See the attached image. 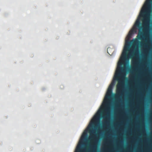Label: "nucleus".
Instances as JSON below:
<instances>
[{
    "label": "nucleus",
    "instance_id": "f257e3e1",
    "mask_svg": "<svg viewBox=\"0 0 152 152\" xmlns=\"http://www.w3.org/2000/svg\"><path fill=\"white\" fill-rule=\"evenodd\" d=\"M129 46H126L124 48L120 58V61L118 62L117 68L116 71L114 79L118 81V84L116 86V92L118 94H121L122 93V89L123 86V81L121 79L124 72L125 67H122V64L125 65V61H128L129 58H132L134 56H137L139 53L137 49L136 48L133 52L128 55L127 54V51H129Z\"/></svg>",
    "mask_w": 152,
    "mask_h": 152
},
{
    "label": "nucleus",
    "instance_id": "f03ea898",
    "mask_svg": "<svg viewBox=\"0 0 152 152\" xmlns=\"http://www.w3.org/2000/svg\"><path fill=\"white\" fill-rule=\"evenodd\" d=\"M102 109L99 110L97 113V115H95L94 118L92 121L89 124L87 129L90 132V137L87 139V140L91 141L94 142L95 141L96 138L97 134H95L94 130H93V127H95L94 125L96 123L99 121V115L102 114L103 113Z\"/></svg>",
    "mask_w": 152,
    "mask_h": 152
},
{
    "label": "nucleus",
    "instance_id": "7ed1b4c3",
    "mask_svg": "<svg viewBox=\"0 0 152 152\" xmlns=\"http://www.w3.org/2000/svg\"><path fill=\"white\" fill-rule=\"evenodd\" d=\"M150 1H148L146 2L145 6L147 7H145L143 10L141 11L140 14V15L142 17H143L145 15H146V17L145 18L142 20L143 25L146 26L148 25L149 21V19L148 17L150 15V13L149 12V9L150 7Z\"/></svg>",
    "mask_w": 152,
    "mask_h": 152
},
{
    "label": "nucleus",
    "instance_id": "20e7f679",
    "mask_svg": "<svg viewBox=\"0 0 152 152\" xmlns=\"http://www.w3.org/2000/svg\"><path fill=\"white\" fill-rule=\"evenodd\" d=\"M112 94V86H110L109 87L107 94L105 97V101L104 103V105L105 107H107V110L106 111L107 112V116H108L109 114V109L107 107L108 105V100H109L111 97Z\"/></svg>",
    "mask_w": 152,
    "mask_h": 152
},
{
    "label": "nucleus",
    "instance_id": "39448f33",
    "mask_svg": "<svg viewBox=\"0 0 152 152\" xmlns=\"http://www.w3.org/2000/svg\"><path fill=\"white\" fill-rule=\"evenodd\" d=\"M87 136V131L85 130L83 132L80 142V144L77 147L75 152H80L81 151V146L83 145L85 140H86Z\"/></svg>",
    "mask_w": 152,
    "mask_h": 152
},
{
    "label": "nucleus",
    "instance_id": "423d86ee",
    "mask_svg": "<svg viewBox=\"0 0 152 152\" xmlns=\"http://www.w3.org/2000/svg\"><path fill=\"white\" fill-rule=\"evenodd\" d=\"M137 37L139 39H142L143 38V34L142 32L139 31Z\"/></svg>",
    "mask_w": 152,
    "mask_h": 152
},
{
    "label": "nucleus",
    "instance_id": "0eeeda50",
    "mask_svg": "<svg viewBox=\"0 0 152 152\" xmlns=\"http://www.w3.org/2000/svg\"><path fill=\"white\" fill-rule=\"evenodd\" d=\"M140 20L138 19H137L136 21L134 26H136L139 27V28L140 29L142 27L140 26Z\"/></svg>",
    "mask_w": 152,
    "mask_h": 152
},
{
    "label": "nucleus",
    "instance_id": "6e6552de",
    "mask_svg": "<svg viewBox=\"0 0 152 152\" xmlns=\"http://www.w3.org/2000/svg\"><path fill=\"white\" fill-rule=\"evenodd\" d=\"M139 42L137 39H134L131 40L130 42L132 45H136Z\"/></svg>",
    "mask_w": 152,
    "mask_h": 152
},
{
    "label": "nucleus",
    "instance_id": "1a4fd4ad",
    "mask_svg": "<svg viewBox=\"0 0 152 152\" xmlns=\"http://www.w3.org/2000/svg\"><path fill=\"white\" fill-rule=\"evenodd\" d=\"M147 152H152V148L149 150Z\"/></svg>",
    "mask_w": 152,
    "mask_h": 152
},
{
    "label": "nucleus",
    "instance_id": "9d476101",
    "mask_svg": "<svg viewBox=\"0 0 152 152\" xmlns=\"http://www.w3.org/2000/svg\"><path fill=\"white\" fill-rule=\"evenodd\" d=\"M89 149H88V150H87L86 151H87L88 152L89 151Z\"/></svg>",
    "mask_w": 152,
    "mask_h": 152
},
{
    "label": "nucleus",
    "instance_id": "9b49d317",
    "mask_svg": "<svg viewBox=\"0 0 152 152\" xmlns=\"http://www.w3.org/2000/svg\"><path fill=\"white\" fill-rule=\"evenodd\" d=\"M129 35H131V34H130V32H129Z\"/></svg>",
    "mask_w": 152,
    "mask_h": 152
},
{
    "label": "nucleus",
    "instance_id": "f8f14e48",
    "mask_svg": "<svg viewBox=\"0 0 152 152\" xmlns=\"http://www.w3.org/2000/svg\"><path fill=\"white\" fill-rule=\"evenodd\" d=\"M93 147H94V145H93Z\"/></svg>",
    "mask_w": 152,
    "mask_h": 152
}]
</instances>
